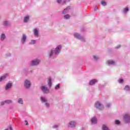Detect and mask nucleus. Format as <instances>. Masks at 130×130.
Returning <instances> with one entry per match:
<instances>
[{"instance_id": "1", "label": "nucleus", "mask_w": 130, "mask_h": 130, "mask_svg": "<svg viewBox=\"0 0 130 130\" xmlns=\"http://www.w3.org/2000/svg\"><path fill=\"white\" fill-rule=\"evenodd\" d=\"M40 62V60L38 59H35L31 61V64L30 66H37V64H39Z\"/></svg>"}, {"instance_id": "2", "label": "nucleus", "mask_w": 130, "mask_h": 130, "mask_svg": "<svg viewBox=\"0 0 130 130\" xmlns=\"http://www.w3.org/2000/svg\"><path fill=\"white\" fill-rule=\"evenodd\" d=\"M30 86H31V83L30 82V81L28 80H25L24 82L25 88H30Z\"/></svg>"}, {"instance_id": "3", "label": "nucleus", "mask_w": 130, "mask_h": 130, "mask_svg": "<svg viewBox=\"0 0 130 130\" xmlns=\"http://www.w3.org/2000/svg\"><path fill=\"white\" fill-rule=\"evenodd\" d=\"M41 89H42V91L45 94H47V93L49 92V89H47V88L45 87V86H42Z\"/></svg>"}, {"instance_id": "4", "label": "nucleus", "mask_w": 130, "mask_h": 130, "mask_svg": "<svg viewBox=\"0 0 130 130\" xmlns=\"http://www.w3.org/2000/svg\"><path fill=\"white\" fill-rule=\"evenodd\" d=\"M60 49H61V46H58L55 49V53L56 54H58V53H59V51H60Z\"/></svg>"}, {"instance_id": "5", "label": "nucleus", "mask_w": 130, "mask_h": 130, "mask_svg": "<svg viewBox=\"0 0 130 130\" xmlns=\"http://www.w3.org/2000/svg\"><path fill=\"white\" fill-rule=\"evenodd\" d=\"M95 107H96V108H98L99 109H101V108H103V107H102L101 104H100V103L98 102L95 103Z\"/></svg>"}, {"instance_id": "6", "label": "nucleus", "mask_w": 130, "mask_h": 130, "mask_svg": "<svg viewBox=\"0 0 130 130\" xmlns=\"http://www.w3.org/2000/svg\"><path fill=\"white\" fill-rule=\"evenodd\" d=\"M124 119H125L126 122H128L130 120V116L129 115L126 114L124 116Z\"/></svg>"}, {"instance_id": "7", "label": "nucleus", "mask_w": 130, "mask_h": 130, "mask_svg": "<svg viewBox=\"0 0 130 130\" xmlns=\"http://www.w3.org/2000/svg\"><path fill=\"white\" fill-rule=\"evenodd\" d=\"M12 86H13V84L12 83H7L5 87L6 90H9V89H10V88H12Z\"/></svg>"}, {"instance_id": "8", "label": "nucleus", "mask_w": 130, "mask_h": 130, "mask_svg": "<svg viewBox=\"0 0 130 130\" xmlns=\"http://www.w3.org/2000/svg\"><path fill=\"white\" fill-rule=\"evenodd\" d=\"M69 127H74V126H76V122L74 121H71L69 123Z\"/></svg>"}, {"instance_id": "9", "label": "nucleus", "mask_w": 130, "mask_h": 130, "mask_svg": "<svg viewBox=\"0 0 130 130\" xmlns=\"http://www.w3.org/2000/svg\"><path fill=\"white\" fill-rule=\"evenodd\" d=\"M95 83H97V80L95 79H93L89 82V85H94Z\"/></svg>"}, {"instance_id": "10", "label": "nucleus", "mask_w": 130, "mask_h": 130, "mask_svg": "<svg viewBox=\"0 0 130 130\" xmlns=\"http://www.w3.org/2000/svg\"><path fill=\"white\" fill-rule=\"evenodd\" d=\"M69 10H70V7L66 8L62 12V14H67L69 12Z\"/></svg>"}, {"instance_id": "11", "label": "nucleus", "mask_w": 130, "mask_h": 130, "mask_svg": "<svg viewBox=\"0 0 130 130\" xmlns=\"http://www.w3.org/2000/svg\"><path fill=\"white\" fill-rule=\"evenodd\" d=\"M91 121L92 123H96L97 122V119L95 117H93L91 119Z\"/></svg>"}, {"instance_id": "12", "label": "nucleus", "mask_w": 130, "mask_h": 130, "mask_svg": "<svg viewBox=\"0 0 130 130\" xmlns=\"http://www.w3.org/2000/svg\"><path fill=\"white\" fill-rule=\"evenodd\" d=\"M48 85L49 87H51V78H49L48 79Z\"/></svg>"}, {"instance_id": "13", "label": "nucleus", "mask_w": 130, "mask_h": 130, "mask_svg": "<svg viewBox=\"0 0 130 130\" xmlns=\"http://www.w3.org/2000/svg\"><path fill=\"white\" fill-rule=\"evenodd\" d=\"M74 37H75L76 38H78V39H80V38H81V36H80L79 34L76 33L74 34Z\"/></svg>"}, {"instance_id": "14", "label": "nucleus", "mask_w": 130, "mask_h": 130, "mask_svg": "<svg viewBox=\"0 0 130 130\" xmlns=\"http://www.w3.org/2000/svg\"><path fill=\"white\" fill-rule=\"evenodd\" d=\"M28 21H29V16H25L24 17V22L26 23L28 22Z\"/></svg>"}, {"instance_id": "15", "label": "nucleus", "mask_w": 130, "mask_h": 130, "mask_svg": "<svg viewBox=\"0 0 130 130\" xmlns=\"http://www.w3.org/2000/svg\"><path fill=\"white\" fill-rule=\"evenodd\" d=\"M108 64H115V62H114L113 60H109L108 61Z\"/></svg>"}, {"instance_id": "16", "label": "nucleus", "mask_w": 130, "mask_h": 130, "mask_svg": "<svg viewBox=\"0 0 130 130\" xmlns=\"http://www.w3.org/2000/svg\"><path fill=\"white\" fill-rule=\"evenodd\" d=\"M6 78H7V75L1 77L0 78V82H1V81H4V80H5V79H6Z\"/></svg>"}, {"instance_id": "17", "label": "nucleus", "mask_w": 130, "mask_h": 130, "mask_svg": "<svg viewBox=\"0 0 130 130\" xmlns=\"http://www.w3.org/2000/svg\"><path fill=\"white\" fill-rule=\"evenodd\" d=\"M21 41L22 42H24L25 41H26V36H25L24 35H23Z\"/></svg>"}, {"instance_id": "18", "label": "nucleus", "mask_w": 130, "mask_h": 130, "mask_svg": "<svg viewBox=\"0 0 130 130\" xmlns=\"http://www.w3.org/2000/svg\"><path fill=\"white\" fill-rule=\"evenodd\" d=\"M34 33H35V35H36V36H38L39 34H38V30H37V29H34Z\"/></svg>"}, {"instance_id": "19", "label": "nucleus", "mask_w": 130, "mask_h": 130, "mask_svg": "<svg viewBox=\"0 0 130 130\" xmlns=\"http://www.w3.org/2000/svg\"><path fill=\"white\" fill-rule=\"evenodd\" d=\"M103 130H109V129H108V128L107 127V126L106 125H103Z\"/></svg>"}, {"instance_id": "20", "label": "nucleus", "mask_w": 130, "mask_h": 130, "mask_svg": "<svg viewBox=\"0 0 130 130\" xmlns=\"http://www.w3.org/2000/svg\"><path fill=\"white\" fill-rule=\"evenodd\" d=\"M5 38H6V36L4 34H2L1 36V40H4V39H5Z\"/></svg>"}, {"instance_id": "21", "label": "nucleus", "mask_w": 130, "mask_h": 130, "mask_svg": "<svg viewBox=\"0 0 130 130\" xmlns=\"http://www.w3.org/2000/svg\"><path fill=\"white\" fill-rule=\"evenodd\" d=\"M41 100L42 102H46V101H47L46 99H44V98H43V97L41 98Z\"/></svg>"}, {"instance_id": "22", "label": "nucleus", "mask_w": 130, "mask_h": 130, "mask_svg": "<svg viewBox=\"0 0 130 130\" xmlns=\"http://www.w3.org/2000/svg\"><path fill=\"white\" fill-rule=\"evenodd\" d=\"M18 103L20 104H23V100H22V99H19L18 101Z\"/></svg>"}, {"instance_id": "23", "label": "nucleus", "mask_w": 130, "mask_h": 130, "mask_svg": "<svg viewBox=\"0 0 130 130\" xmlns=\"http://www.w3.org/2000/svg\"><path fill=\"white\" fill-rule=\"evenodd\" d=\"M124 90L126 91H128L129 90V86L126 85L124 88Z\"/></svg>"}, {"instance_id": "24", "label": "nucleus", "mask_w": 130, "mask_h": 130, "mask_svg": "<svg viewBox=\"0 0 130 130\" xmlns=\"http://www.w3.org/2000/svg\"><path fill=\"white\" fill-rule=\"evenodd\" d=\"M10 24L9 22L8 21H5L4 22V26H8Z\"/></svg>"}, {"instance_id": "25", "label": "nucleus", "mask_w": 130, "mask_h": 130, "mask_svg": "<svg viewBox=\"0 0 130 130\" xmlns=\"http://www.w3.org/2000/svg\"><path fill=\"white\" fill-rule=\"evenodd\" d=\"M70 17L71 16L69 14H67V15H64V18L66 19H70Z\"/></svg>"}, {"instance_id": "26", "label": "nucleus", "mask_w": 130, "mask_h": 130, "mask_svg": "<svg viewBox=\"0 0 130 130\" xmlns=\"http://www.w3.org/2000/svg\"><path fill=\"white\" fill-rule=\"evenodd\" d=\"M127 12H128V8L127 7L124 9V13H126Z\"/></svg>"}, {"instance_id": "27", "label": "nucleus", "mask_w": 130, "mask_h": 130, "mask_svg": "<svg viewBox=\"0 0 130 130\" xmlns=\"http://www.w3.org/2000/svg\"><path fill=\"white\" fill-rule=\"evenodd\" d=\"M5 103H8V104L10 103H12V101L11 100H7L5 101Z\"/></svg>"}, {"instance_id": "28", "label": "nucleus", "mask_w": 130, "mask_h": 130, "mask_svg": "<svg viewBox=\"0 0 130 130\" xmlns=\"http://www.w3.org/2000/svg\"><path fill=\"white\" fill-rule=\"evenodd\" d=\"M101 4L103 5V6H106V2L105 1H102Z\"/></svg>"}, {"instance_id": "29", "label": "nucleus", "mask_w": 130, "mask_h": 130, "mask_svg": "<svg viewBox=\"0 0 130 130\" xmlns=\"http://www.w3.org/2000/svg\"><path fill=\"white\" fill-rule=\"evenodd\" d=\"M35 43H36V41L32 40L31 43H30V44H35Z\"/></svg>"}, {"instance_id": "30", "label": "nucleus", "mask_w": 130, "mask_h": 130, "mask_svg": "<svg viewBox=\"0 0 130 130\" xmlns=\"http://www.w3.org/2000/svg\"><path fill=\"white\" fill-rule=\"evenodd\" d=\"M49 55H50V57H51L52 56V50H51L49 52Z\"/></svg>"}, {"instance_id": "31", "label": "nucleus", "mask_w": 130, "mask_h": 130, "mask_svg": "<svg viewBox=\"0 0 130 130\" xmlns=\"http://www.w3.org/2000/svg\"><path fill=\"white\" fill-rule=\"evenodd\" d=\"M59 88H60L59 84L57 85L55 87L56 90L59 89Z\"/></svg>"}, {"instance_id": "32", "label": "nucleus", "mask_w": 130, "mask_h": 130, "mask_svg": "<svg viewBox=\"0 0 130 130\" xmlns=\"http://www.w3.org/2000/svg\"><path fill=\"white\" fill-rule=\"evenodd\" d=\"M115 123L116 124H119V123H120V122L119 121V120H116Z\"/></svg>"}, {"instance_id": "33", "label": "nucleus", "mask_w": 130, "mask_h": 130, "mask_svg": "<svg viewBox=\"0 0 130 130\" xmlns=\"http://www.w3.org/2000/svg\"><path fill=\"white\" fill-rule=\"evenodd\" d=\"M118 82L119 83H122V82H123V79H119Z\"/></svg>"}, {"instance_id": "34", "label": "nucleus", "mask_w": 130, "mask_h": 130, "mask_svg": "<svg viewBox=\"0 0 130 130\" xmlns=\"http://www.w3.org/2000/svg\"><path fill=\"white\" fill-rule=\"evenodd\" d=\"M25 125H28V121L27 120H25Z\"/></svg>"}, {"instance_id": "35", "label": "nucleus", "mask_w": 130, "mask_h": 130, "mask_svg": "<svg viewBox=\"0 0 130 130\" xmlns=\"http://www.w3.org/2000/svg\"><path fill=\"white\" fill-rule=\"evenodd\" d=\"M93 58H94L95 60H97V57H96V56H93Z\"/></svg>"}, {"instance_id": "36", "label": "nucleus", "mask_w": 130, "mask_h": 130, "mask_svg": "<svg viewBox=\"0 0 130 130\" xmlns=\"http://www.w3.org/2000/svg\"><path fill=\"white\" fill-rule=\"evenodd\" d=\"M45 105L47 106V107H48V106H49V104H48V103H47L45 104Z\"/></svg>"}, {"instance_id": "37", "label": "nucleus", "mask_w": 130, "mask_h": 130, "mask_svg": "<svg viewBox=\"0 0 130 130\" xmlns=\"http://www.w3.org/2000/svg\"><path fill=\"white\" fill-rule=\"evenodd\" d=\"M57 2L59 4L61 2V0H57Z\"/></svg>"}, {"instance_id": "38", "label": "nucleus", "mask_w": 130, "mask_h": 130, "mask_svg": "<svg viewBox=\"0 0 130 130\" xmlns=\"http://www.w3.org/2000/svg\"><path fill=\"white\" fill-rule=\"evenodd\" d=\"M5 102H1V105H4V104H5Z\"/></svg>"}, {"instance_id": "39", "label": "nucleus", "mask_w": 130, "mask_h": 130, "mask_svg": "<svg viewBox=\"0 0 130 130\" xmlns=\"http://www.w3.org/2000/svg\"><path fill=\"white\" fill-rule=\"evenodd\" d=\"M107 107H109V106H110V105L109 104H108L107 105Z\"/></svg>"}, {"instance_id": "40", "label": "nucleus", "mask_w": 130, "mask_h": 130, "mask_svg": "<svg viewBox=\"0 0 130 130\" xmlns=\"http://www.w3.org/2000/svg\"><path fill=\"white\" fill-rule=\"evenodd\" d=\"M9 129H10V130H13V129H12V127H11V126H10V127H9Z\"/></svg>"}, {"instance_id": "41", "label": "nucleus", "mask_w": 130, "mask_h": 130, "mask_svg": "<svg viewBox=\"0 0 130 130\" xmlns=\"http://www.w3.org/2000/svg\"><path fill=\"white\" fill-rule=\"evenodd\" d=\"M119 47H120V45H119L116 48H119Z\"/></svg>"}, {"instance_id": "42", "label": "nucleus", "mask_w": 130, "mask_h": 130, "mask_svg": "<svg viewBox=\"0 0 130 130\" xmlns=\"http://www.w3.org/2000/svg\"><path fill=\"white\" fill-rule=\"evenodd\" d=\"M63 4H66V1H64L63 2Z\"/></svg>"}, {"instance_id": "43", "label": "nucleus", "mask_w": 130, "mask_h": 130, "mask_svg": "<svg viewBox=\"0 0 130 130\" xmlns=\"http://www.w3.org/2000/svg\"><path fill=\"white\" fill-rule=\"evenodd\" d=\"M5 130H8V129H5Z\"/></svg>"}]
</instances>
